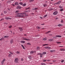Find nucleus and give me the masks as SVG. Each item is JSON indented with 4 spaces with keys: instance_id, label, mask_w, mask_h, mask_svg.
<instances>
[{
    "instance_id": "obj_25",
    "label": "nucleus",
    "mask_w": 65,
    "mask_h": 65,
    "mask_svg": "<svg viewBox=\"0 0 65 65\" xmlns=\"http://www.w3.org/2000/svg\"><path fill=\"white\" fill-rule=\"evenodd\" d=\"M56 36L57 37H61V36Z\"/></svg>"
},
{
    "instance_id": "obj_36",
    "label": "nucleus",
    "mask_w": 65,
    "mask_h": 65,
    "mask_svg": "<svg viewBox=\"0 0 65 65\" xmlns=\"http://www.w3.org/2000/svg\"><path fill=\"white\" fill-rule=\"evenodd\" d=\"M56 43H57V44H60V43H61L60 42H57Z\"/></svg>"
},
{
    "instance_id": "obj_38",
    "label": "nucleus",
    "mask_w": 65,
    "mask_h": 65,
    "mask_svg": "<svg viewBox=\"0 0 65 65\" xmlns=\"http://www.w3.org/2000/svg\"><path fill=\"white\" fill-rule=\"evenodd\" d=\"M26 4L25 3L23 5V6H26Z\"/></svg>"
},
{
    "instance_id": "obj_3",
    "label": "nucleus",
    "mask_w": 65,
    "mask_h": 65,
    "mask_svg": "<svg viewBox=\"0 0 65 65\" xmlns=\"http://www.w3.org/2000/svg\"><path fill=\"white\" fill-rule=\"evenodd\" d=\"M5 60H6V59H3L1 62L2 65H3V64H4V61H5Z\"/></svg>"
},
{
    "instance_id": "obj_64",
    "label": "nucleus",
    "mask_w": 65,
    "mask_h": 65,
    "mask_svg": "<svg viewBox=\"0 0 65 65\" xmlns=\"http://www.w3.org/2000/svg\"><path fill=\"white\" fill-rule=\"evenodd\" d=\"M40 19H42V17H40Z\"/></svg>"
},
{
    "instance_id": "obj_37",
    "label": "nucleus",
    "mask_w": 65,
    "mask_h": 65,
    "mask_svg": "<svg viewBox=\"0 0 65 65\" xmlns=\"http://www.w3.org/2000/svg\"><path fill=\"white\" fill-rule=\"evenodd\" d=\"M30 54H33V51H31L30 52Z\"/></svg>"
},
{
    "instance_id": "obj_10",
    "label": "nucleus",
    "mask_w": 65,
    "mask_h": 65,
    "mask_svg": "<svg viewBox=\"0 0 65 65\" xmlns=\"http://www.w3.org/2000/svg\"><path fill=\"white\" fill-rule=\"evenodd\" d=\"M36 49L37 51H38V50H40V47H39L38 46L37 47Z\"/></svg>"
},
{
    "instance_id": "obj_50",
    "label": "nucleus",
    "mask_w": 65,
    "mask_h": 65,
    "mask_svg": "<svg viewBox=\"0 0 65 65\" xmlns=\"http://www.w3.org/2000/svg\"><path fill=\"white\" fill-rule=\"evenodd\" d=\"M43 62H46V60L45 59L44 60H43Z\"/></svg>"
},
{
    "instance_id": "obj_49",
    "label": "nucleus",
    "mask_w": 65,
    "mask_h": 65,
    "mask_svg": "<svg viewBox=\"0 0 65 65\" xmlns=\"http://www.w3.org/2000/svg\"><path fill=\"white\" fill-rule=\"evenodd\" d=\"M19 12V11L17 10V11H16L15 12L16 13L17 12Z\"/></svg>"
},
{
    "instance_id": "obj_26",
    "label": "nucleus",
    "mask_w": 65,
    "mask_h": 65,
    "mask_svg": "<svg viewBox=\"0 0 65 65\" xmlns=\"http://www.w3.org/2000/svg\"><path fill=\"white\" fill-rule=\"evenodd\" d=\"M9 37V36H4V38H8Z\"/></svg>"
},
{
    "instance_id": "obj_51",
    "label": "nucleus",
    "mask_w": 65,
    "mask_h": 65,
    "mask_svg": "<svg viewBox=\"0 0 65 65\" xmlns=\"http://www.w3.org/2000/svg\"><path fill=\"white\" fill-rule=\"evenodd\" d=\"M21 60L22 61H24V59H23V58H21Z\"/></svg>"
},
{
    "instance_id": "obj_63",
    "label": "nucleus",
    "mask_w": 65,
    "mask_h": 65,
    "mask_svg": "<svg viewBox=\"0 0 65 65\" xmlns=\"http://www.w3.org/2000/svg\"><path fill=\"white\" fill-rule=\"evenodd\" d=\"M31 14H32V15H33L34 14L33 13H32Z\"/></svg>"
},
{
    "instance_id": "obj_43",
    "label": "nucleus",
    "mask_w": 65,
    "mask_h": 65,
    "mask_svg": "<svg viewBox=\"0 0 65 65\" xmlns=\"http://www.w3.org/2000/svg\"><path fill=\"white\" fill-rule=\"evenodd\" d=\"M59 7L60 8H62V6H59Z\"/></svg>"
},
{
    "instance_id": "obj_32",
    "label": "nucleus",
    "mask_w": 65,
    "mask_h": 65,
    "mask_svg": "<svg viewBox=\"0 0 65 65\" xmlns=\"http://www.w3.org/2000/svg\"><path fill=\"white\" fill-rule=\"evenodd\" d=\"M27 45H31L30 43H27Z\"/></svg>"
},
{
    "instance_id": "obj_27",
    "label": "nucleus",
    "mask_w": 65,
    "mask_h": 65,
    "mask_svg": "<svg viewBox=\"0 0 65 65\" xmlns=\"http://www.w3.org/2000/svg\"><path fill=\"white\" fill-rule=\"evenodd\" d=\"M44 7H46L47 6V4H45L43 5Z\"/></svg>"
},
{
    "instance_id": "obj_31",
    "label": "nucleus",
    "mask_w": 65,
    "mask_h": 65,
    "mask_svg": "<svg viewBox=\"0 0 65 65\" xmlns=\"http://www.w3.org/2000/svg\"><path fill=\"white\" fill-rule=\"evenodd\" d=\"M47 17V14H46L43 17V18H45V17Z\"/></svg>"
},
{
    "instance_id": "obj_47",
    "label": "nucleus",
    "mask_w": 65,
    "mask_h": 65,
    "mask_svg": "<svg viewBox=\"0 0 65 65\" xmlns=\"http://www.w3.org/2000/svg\"><path fill=\"white\" fill-rule=\"evenodd\" d=\"M54 52V50H52L50 51L51 52Z\"/></svg>"
},
{
    "instance_id": "obj_11",
    "label": "nucleus",
    "mask_w": 65,
    "mask_h": 65,
    "mask_svg": "<svg viewBox=\"0 0 65 65\" xmlns=\"http://www.w3.org/2000/svg\"><path fill=\"white\" fill-rule=\"evenodd\" d=\"M19 29H20V30L21 31H22L23 30V29H22V27L19 28Z\"/></svg>"
},
{
    "instance_id": "obj_42",
    "label": "nucleus",
    "mask_w": 65,
    "mask_h": 65,
    "mask_svg": "<svg viewBox=\"0 0 65 65\" xmlns=\"http://www.w3.org/2000/svg\"><path fill=\"white\" fill-rule=\"evenodd\" d=\"M19 4H20V5H23V3L20 2L19 3Z\"/></svg>"
},
{
    "instance_id": "obj_6",
    "label": "nucleus",
    "mask_w": 65,
    "mask_h": 65,
    "mask_svg": "<svg viewBox=\"0 0 65 65\" xmlns=\"http://www.w3.org/2000/svg\"><path fill=\"white\" fill-rule=\"evenodd\" d=\"M18 14H19L20 15V14H26V13H18Z\"/></svg>"
},
{
    "instance_id": "obj_58",
    "label": "nucleus",
    "mask_w": 65,
    "mask_h": 65,
    "mask_svg": "<svg viewBox=\"0 0 65 65\" xmlns=\"http://www.w3.org/2000/svg\"><path fill=\"white\" fill-rule=\"evenodd\" d=\"M63 20H62L61 21V23H63Z\"/></svg>"
},
{
    "instance_id": "obj_20",
    "label": "nucleus",
    "mask_w": 65,
    "mask_h": 65,
    "mask_svg": "<svg viewBox=\"0 0 65 65\" xmlns=\"http://www.w3.org/2000/svg\"><path fill=\"white\" fill-rule=\"evenodd\" d=\"M37 55H40V56H41V55H42V53H39L37 54Z\"/></svg>"
},
{
    "instance_id": "obj_30",
    "label": "nucleus",
    "mask_w": 65,
    "mask_h": 65,
    "mask_svg": "<svg viewBox=\"0 0 65 65\" xmlns=\"http://www.w3.org/2000/svg\"><path fill=\"white\" fill-rule=\"evenodd\" d=\"M37 28L38 29H40V27L39 26H37Z\"/></svg>"
},
{
    "instance_id": "obj_18",
    "label": "nucleus",
    "mask_w": 65,
    "mask_h": 65,
    "mask_svg": "<svg viewBox=\"0 0 65 65\" xmlns=\"http://www.w3.org/2000/svg\"><path fill=\"white\" fill-rule=\"evenodd\" d=\"M4 13L5 14L7 13V11H6V10H4Z\"/></svg>"
},
{
    "instance_id": "obj_48",
    "label": "nucleus",
    "mask_w": 65,
    "mask_h": 65,
    "mask_svg": "<svg viewBox=\"0 0 65 65\" xmlns=\"http://www.w3.org/2000/svg\"><path fill=\"white\" fill-rule=\"evenodd\" d=\"M4 19H1V20H0V21H4Z\"/></svg>"
},
{
    "instance_id": "obj_55",
    "label": "nucleus",
    "mask_w": 65,
    "mask_h": 65,
    "mask_svg": "<svg viewBox=\"0 0 65 65\" xmlns=\"http://www.w3.org/2000/svg\"><path fill=\"white\" fill-rule=\"evenodd\" d=\"M56 60H53V62H56Z\"/></svg>"
},
{
    "instance_id": "obj_44",
    "label": "nucleus",
    "mask_w": 65,
    "mask_h": 65,
    "mask_svg": "<svg viewBox=\"0 0 65 65\" xmlns=\"http://www.w3.org/2000/svg\"><path fill=\"white\" fill-rule=\"evenodd\" d=\"M16 54H20V52L18 51H17L16 52Z\"/></svg>"
},
{
    "instance_id": "obj_33",
    "label": "nucleus",
    "mask_w": 65,
    "mask_h": 65,
    "mask_svg": "<svg viewBox=\"0 0 65 65\" xmlns=\"http://www.w3.org/2000/svg\"><path fill=\"white\" fill-rule=\"evenodd\" d=\"M43 40H46L47 39H46V38H43Z\"/></svg>"
},
{
    "instance_id": "obj_46",
    "label": "nucleus",
    "mask_w": 65,
    "mask_h": 65,
    "mask_svg": "<svg viewBox=\"0 0 65 65\" xmlns=\"http://www.w3.org/2000/svg\"><path fill=\"white\" fill-rule=\"evenodd\" d=\"M60 11H63V9H60Z\"/></svg>"
},
{
    "instance_id": "obj_14",
    "label": "nucleus",
    "mask_w": 65,
    "mask_h": 65,
    "mask_svg": "<svg viewBox=\"0 0 65 65\" xmlns=\"http://www.w3.org/2000/svg\"><path fill=\"white\" fill-rule=\"evenodd\" d=\"M21 43H25V41H21Z\"/></svg>"
},
{
    "instance_id": "obj_23",
    "label": "nucleus",
    "mask_w": 65,
    "mask_h": 65,
    "mask_svg": "<svg viewBox=\"0 0 65 65\" xmlns=\"http://www.w3.org/2000/svg\"><path fill=\"white\" fill-rule=\"evenodd\" d=\"M4 38L2 37V38L0 39V40L1 41H2V40H4Z\"/></svg>"
},
{
    "instance_id": "obj_62",
    "label": "nucleus",
    "mask_w": 65,
    "mask_h": 65,
    "mask_svg": "<svg viewBox=\"0 0 65 65\" xmlns=\"http://www.w3.org/2000/svg\"><path fill=\"white\" fill-rule=\"evenodd\" d=\"M10 1H7V2H8V3H9V2H10Z\"/></svg>"
},
{
    "instance_id": "obj_8",
    "label": "nucleus",
    "mask_w": 65,
    "mask_h": 65,
    "mask_svg": "<svg viewBox=\"0 0 65 65\" xmlns=\"http://www.w3.org/2000/svg\"><path fill=\"white\" fill-rule=\"evenodd\" d=\"M61 3V1H59L58 2H57L55 3V4H60Z\"/></svg>"
},
{
    "instance_id": "obj_45",
    "label": "nucleus",
    "mask_w": 65,
    "mask_h": 65,
    "mask_svg": "<svg viewBox=\"0 0 65 65\" xmlns=\"http://www.w3.org/2000/svg\"><path fill=\"white\" fill-rule=\"evenodd\" d=\"M64 60H62L61 61V63H63V62H64Z\"/></svg>"
},
{
    "instance_id": "obj_17",
    "label": "nucleus",
    "mask_w": 65,
    "mask_h": 65,
    "mask_svg": "<svg viewBox=\"0 0 65 65\" xmlns=\"http://www.w3.org/2000/svg\"><path fill=\"white\" fill-rule=\"evenodd\" d=\"M28 58H29V59L30 60H31V59H32V57H31L30 56H29L28 57Z\"/></svg>"
},
{
    "instance_id": "obj_28",
    "label": "nucleus",
    "mask_w": 65,
    "mask_h": 65,
    "mask_svg": "<svg viewBox=\"0 0 65 65\" xmlns=\"http://www.w3.org/2000/svg\"><path fill=\"white\" fill-rule=\"evenodd\" d=\"M53 10V9L52 8H50L49 9V11H51V10Z\"/></svg>"
},
{
    "instance_id": "obj_16",
    "label": "nucleus",
    "mask_w": 65,
    "mask_h": 65,
    "mask_svg": "<svg viewBox=\"0 0 65 65\" xmlns=\"http://www.w3.org/2000/svg\"><path fill=\"white\" fill-rule=\"evenodd\" d=\"M17 9H21V7L19 6H18V7L17 8Z\"/></svg>"
},
{
    "instance_id": "obj_40",
    "label": "nucleus",
    "mask_w": 65,
    "mask_h": 65,
    "mask_svg": "<svg viewBox=\"0 0 65 65\" xmlns=\"http://www.w3.org/2000/svg\"><path fill=\"white\" fill-rule=\"evenodd\" d=\"M51 31H48V32H47L46 33L47 34H48V33H50V32H51Z\"/></svg>"
},
{
    "instance_id": "obj_2",
    "label": "nucleus",
    "mask_w": 65,
    "mask_h": 65,
    "mask_svg": "<svg viewBox=\"0 0 65 65\" xmlns=\"http://www.w3.org/2000/svg\"><path fill=\"white\" fill-rule=\"evenodd\" d=\"M58 12L57 11H56L53 12V14L54 15H57V14H58Z\"/></svg>"
},
{
    "instance_id": "obj_12",
    "label": "nucleus",
    "mask_w": 65,
    "mask_h": 65,
    "mask_svg": "<svg viewBox=\"0 0 65 65\" xmlns=\"http://www.w3.org/2000/svg\"><path fill=\"white\" fill-rule=\"evenodd\" d=\"M19 17H25V15H19Z\"/></svg>"
},
{
    "instance_id": "obj_52",
    "label": "nucleus",
    "mask_w": 65,
    "mask_h": 65,
    "mask_svg": "<svg viewBox=\"0 0 65 65\" xmlns=\"http://www.w3.org/2000/svg\"><path fill=\"white\" fill-rule=\"evenodd\" d=\"M24 12H28V11H24Z\"/></svg>"
},
{
    "instance_id": "obj_57",
    "label": "nucleus",
    "mask_w": 65,
    "mask_h": 65,
    "mask_svg": "<svg viewBox=\"0 0 65 65\" xmlns=\"http://www.w3.org/2000/svg\"><path fill=\"white\" fill-rule=\"evenodd\" d=\"M38 9V8H35V10H37V9Z\"/></svg>"
},
{
    "instance_id": "obj_7",
    "label": "nucleus",
    "mask_w": 65,
    "mask_h": 65,
    "mask_svg": "<svg viewBox=\"0 0 65 65\" xmlns=\"http://www.w3.org/2000/svg\"><path fill=\"white\" fill-rule=\"evenodd\" d=\"M13 39H11L10 41V43L11 44L13 43Z\"/></svg>"
},
{
    "instance_id": "obj_5",
    "label": "nucleus",
    "mask_w": 65,
    "mask_h": 65,
    "mask_svg": "<svg viewBox=\"0 0 65 65\" xmlns=\"http://www.w3.org/2000/svg\"><path fill=\"white\" fill-rule=\"evenodd\" d=\"M5 19L6 20H11V18H10V17H8L5 18Z\"/></svg>"
},
{
    "instance_id": "obj_56",
    "label": "nucleus",
    "mask_w": 65,
    "mask_h": 65,
    "mask_svg": "<svg viewBox=\"0 0 65 65\" xmlns=\"http://www.w3.org/2000/svg\"><path fill=\"white\" fill-rule=\"evenodd\" d=\"M42 56H43V55H40V58H42Z\"/></svg>"
},
{
    "instance_id": "obj_35",
    "label": "nucleus",
    "mask_w": 65,
    "mask_h": 65,
    "mask_svg": "<svg viewBox=\"0 0 65 65\" xmlns=\"http://www.w3.org/2000/svg\"><path fill=\"white\" fill-rule=\"evenodd\" d=\"M34 1V0H29V2H33Z\"/></svg>"
},
{
    "instance_id": "obj_29",
    "label": "nucleus",
    "mask_w": 65,
    "mask_h": 65,
    "mask_svg": "<svg viewBox=\"0 0 65 65\" xmlns=\"http://www.w3.org/2000/svg\"><path fill=\"white\" fill-rule=\"evenodd\" d=\"M9 28H12V25H11L9 26Z\"/></svg>"
},
{
    "instance_id": "obj_34",
    "label": "nucleus",
    "mask_w": 65,
    "mask_h": 65,
    "mask_svg": "<svg viewBox=\"0 0 65 65\" xmlns=\"http://www.w3.org/2000/svg\"><path fill=\"white\" fill-rule=\"evenodd\" d=\"M45 63H41V65H45Z\"/></svg>"
},
{
    "instance_id": "obj_1",
    "label": "nucleus",
    "mask_w": 65,
    "mask_h": 65,
    "mask_svg": "<svg viewBox=\"0 0 65 65\" xmlns=\"http://www.w3.org/2000/svg\"><path fill=\"white\" fill-rule=\"evenodd\" d=\"M18 61H19V59H18V58H16L15 59L14 62L17 63H18Z\"/></svg>"
},
{
    "instance_id": "obj_9",
    "label": "nucleus",
    "mask_w": 65,
    "mask_h": 65,
    "mask_svg": "<svg viewBox=\"0 0 65 65\" xmlns=\"http://www.w3.org/2000/svg\"><path fill=\"white\" fill-rule=\"evenodd\" d=\"M48 40L49 41H54V39H48Z\"/></svg>"
},
{
    "instance_id": "obj_4",
    "label": "nucleus",
    "mask_w": 65,
    "mask_h": 65,
    "mask_svg": "<svg viewBox=\"0 0 65 65\" xmlns=\"http://www.w3.org/2000/svg\"><path fill=\"white\" fill-rule=\"evenodd\" d=\"M23 40H25L26 41H30V39H27L23 38Z\"/></svg>"
},
{
    "instance_id": "obj_41",
    "label": "nucleus",
    "mask_w": 65,
    "mask_h": 65,
    "mask_svg": "<svg viewBox=\"0 0 65 65\" xmlns=\"http://www.w3.org/2000/svg\"><path fill=\"white\" fill-rule=\"evenodd\" d=\"M51 31H48V32H47L46 33L47 34H48V33H50V32H51Z\"/></svg>"
},
{
    "instance_id": "obj_13",
    "label": "nucleus",
    "mask_w": 65,
    "mask_h": 65,
    "mask_svg": "<svg viewBox=\"0 0 65 65\" xmlns=\"http://www.w3.org/2000/svg\"><path fill=\"white\" fill-rule=\"evenodd\" d=\"M60 51H65V50L64 48L62 49H60Z\"/></svg>"
},
{
    "instance_id": "obj_54",
    "label": "nucleus",
    "mask_w": 65,
    "mask_h": 65,
    "mask_svg": "<svg viewBox=\"0 0 65 65\" xmlns=\"http://www.w3.org/2000/svg\"><path fill=\"white\" fill-rule=\"evenodd\" d=\"M47 61H48V62H49L50 61H51V60H50V59H49L48 60H47Z\"/></svg>"
},
{
    "instance_id": "obj_22",
    "label": "nucleus",
    "mask_w": 65,
    "mask_h": 65,
    "mask_svg": "<svg viewBox=\"0 0 65 65\" xmlns=\"http://www.w3.org/2000/svg\"><path fill=\"white\" fill-rule=\"evenodd\" d=\"M11 56H12V55H11V54H9L8 55L9 57H11Z\"/></svg>"
},
{
    "instance_id": "obj_19",
    "label": "nucleus",
    "mask_w": 65,
    "mask_h": 65,
    "mask_svg": "<svg viewBox=\"0 0 65 65\" xmlns=\"http://www.w3.org/2000/svg\"><path fill=\"white\" fill-rule=\"evenodd\" d=\"M63 25L62 24H59L57 25L59 27H61V26H63Z\"/></svg>"
},
{
    "instance_id": "obj_21",
    "label": "nucleus",
    "mask_w": 65,
    "mask_h": 65,
    "mask_svg": "<svg viewBox=\"0 0 65 65\" xmlns=\"http://www.w3.org/2000/svg\"><path fill=\"white\" fill-rule=\"evenodd\" d=\"M21 46H22V47L23 49H24V50H25V47H24V46L23 45H21Z\"/></svg>"
},
{
    "instance_id": "obj_59",
    "label": "nucleus",
    "mask_w": 65,
    "mask_h": 65,
    "mask_svg": "<svg viewBox=\"0 0 65 65\" xmlns=\"http://www.w3.org/2000/svg\"><path fill=\"white\" fill-rule=\"evenodd\" d=\"M7 9L8 10H10V9L9 8H8Z\"/></svg>"
},
{
    "instance_id": "obj_24",
    "label": "nucleus",
    "mask_w": 65,
    "mask_h": 65,
    "mask_svg": "<svg viewBox=\"0 0 65 65\" xmlns=\"http://www.w3.org/2000/svg\"><path fill=\"white\" fill-rule=\"evenodd\" d=\"M45 54H46V52H43L42 53V55H45Z\"/></svg>"
},
{
    "instance_id": "obj_61",
    "label": "nucleus",
    "mask_w": 65,
    "mask_h": 65,
    "mask_svg": "<svg viewBox=\"0 0 65 65\" xmlns=\"http://www.w3.org/2000/svg\"><path fill=\"white\" fill-rule=\"evenodd\" d=\"M45 48H46L47 49V47H45Z\"/></svg>"
},
{
    "instance_id": "obj_60",
    "label": "nucleus",
    "mask_w": 65,
    "mask_h": 65,
    "mask_svg": "<svg viewBox=\"0 0 65 65\" xmlns=\"http://www.w3.org/2000/svg\"><path fill=\"white\" fill-rule=\"evenodd\" d=\"M44 25V23H43L42 24H41V25Z\"/></svg>"
},
{
    "instance_id": "obj_39",
    "label": "nucleus",
    "mask_w": 65,
    "mask_h": 65,
    "mask_svg": "<svg viewBox=\"0 0 65 65\" xmlns=\"http://www.w3.org/2000/svg\"><path fill=\"white\" fill-rule=\"evenodd\" d=\"M50 48H51V47L48 46L47 47V49H50Z\"/></svg>"
},
{
    "instance_id": "obj_53",
    "label": "nucleus",
    "mask_w": 65,
    "mask_h": 65,
    "mask_svg": "<svg viewBox=\"0 0 65 65\" xmlns=\"http://www.w3.org/2000/svg\"><path fill=\"white\" fill-rule=\"evenodd\" d=\"M36 53V51H33V53H34V54H35V53Z\"/></svg>"
},
{
    "instance_id": "obj_15",
    "label": "nucleus",
    "mask_w": 65,
    "mask_h": 65,
    "mask_svg": "<svg viewBox=\"0 0 65 65\" xmlns=\"http://www.w3.org/2000/svg\"><path fill=\"white\" fill-rule=\"evenodd\" d=\"M15 5H19V3L18 2H16L15 3Z\"/></svg>"
}]
</instances>
